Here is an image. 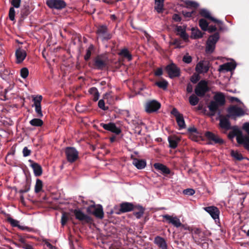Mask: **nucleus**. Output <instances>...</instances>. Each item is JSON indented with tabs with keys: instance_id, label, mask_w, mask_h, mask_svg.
Wrapping results in <instances>:
<instances>
[{
	"instance_id": "72a5a7b5",
	"label": "nucleus",
	"mask_w": 249,
	"mask_h": 249,
	"mask_svg": "<svg viewBox=\"0 0 249 249\" xmlns=\"http://www.w3.org/2000/svg\"><path fill=\"white\" fill-rule=\"evenodd\" d=\"M30 124L34 126H41L43 124V122L42 120L38 118H35L30 121Z\"/></svg>"
},
{
	"instance_id": "2f4dec72",
	"label": "nucleus",
	"mask_w": 249,
	"mask_h": 249,
	"mask_svg": "<svg viewBox=\"0 0 249 249\" xmlns=\"http://www.w3.org/2000/svg\"><path fill=\"white\" fill-rule=\"evenodd\" d=\"M31 166L34 170V172L36 176H39L41 175L42 168L38 164L36 163H33Z\"/></svg>"
},
{
	"instance_id": "9b49d317",
	"label": "nucleus",
	"mask_w": 249,
	"mask_h": 249,
	"mask_svg": "<svg viewBox=\"0 0 249 249\" xmlns=\"http://www.w3.org/2000/svg\"><path fill=\"white\" fill-rule=\"evenodd\" d=\"M166 70L169 75V76L171 78L179 76V69L173 63L167 66L166 67Z\"/></svg>"
},
{
	"instance_id": "3c124183",
	"label": "nucleus",
	"mask_w": 249,
	"mask_h": 249,
	"mask_svg": "<svg viewBox=\"0 0 249 249\" xmlns=\"http://www.w3.org/2000/svg\"><path fill=\"white\" fill-rule=\"evenodd\" d=\"M183 194L187 196H192L195 193V191L193 189H187L183 191Z\"/></svg>"
},
{
	"instance_id": "4c0bfd02",
	"label": "nucleus",
	"mask_w": 249,
	"mask_h": 249,
	"mask_svg": "<svg viewBox=\"0 0 249 249\" xmlns=\"http://www.w3.org/2000/svg\"><path fill=\"white\" fill-rule=\"evenodd\" d=\"M119 54L123 56L125 58H127L128 60H130L132 59L131 55L130 54L129 51L126 49H122L119 53Z\"/></svg>"
},
{
	"instance_id": "864d4df0",
	"label": "nucleus",
	"mask_w": 249,
	"mask_h": 249,
	"mask_svg": "<svg viewBox=\"0 0 249 249\" xmlns=\"http://www.w3.org/2000/svg\"><path fill=\"white\" fill-rule=\"evenodd\" d=\"M35 111L37 113V116L39 117H42L43 116V114L41 110V106L35 107Z\"/></svg>"
},
{
	"instance_id": "39448f33",
	"label": "nucleus",
	"mask_w": 249,
	"mask_h": 249,
	"mask_svg": "<svg viewBox=\"0 0 249 249\" xmlns=\"http://www.w3.org/2000/svg\"><path fill=\"white\" fill-rule=\"evenodd\" d=\"M160 107V104L155 100L148 101L145 105V110L148 113L156 112Z\"/></svg>"
},
{
	"instance_id": "37998d69",
	"label": "nucleus",
	"mask_w": 249,
	"mask_h": 249,
	"mask_svg": "<svg viewBox=\"0 0 249 249\" xmlns=\"http://www.w3.org/2000/svg\"><path fill=\"white\" fill-rule=\"evenodd\" d=\"M194 234L195 236V238H199V239H200L201 240H204L203 239V236H202L203 233L201 232V231L199 229H195L194 231Z\"/></svg>"
},
{
	"instance_id": "c03bdc74",
	"label": "nucleus",
	"mask_w": 249,
	"mask_h": 249,
	"mask_svg": "<svg viewBox=\"0 0 249 249\" xmlns=\"http://www.w3.org/2000/svg\"><path fill=\"white\" fill-rule=\"evenodd\" d=\"M231 156L237 160H241L243 159L242 155L237 151H231Z\"/></svg>"
},
{
	"instance_id": "4be33fe9",
	"label": "nucleus",
	"mask_w": 249,
	"mask_h": 249,
	"mask_svg": "<svg viewBox=\"0 0 249 249\" xmlns=\"http://www.w3.org/2000/svg\"><path fill=\"white\" fill-rule=\"evenodd\" d=\"M133 209V205L132 204L128 202L123 203L120 205V212L117 213L120 214L122 213L130 212Z\"/></svg>"
},
{
	"instance_id": "a211bd4d",
	"label": "nucleus",
	"mask_w": 249,
	"mask_h": 249,
	"mask_svg": "<svg viewBox=\"0 0 249 249\" xmlns=\"http://www.w3.org/2000/svg\"><path fill=\"white\" fill-rule=\"evenodd\" d=\"M75 218L80 221H86L88 222L90 220V217L85 214L83 212L79 209L73 210Z\"/></svg>"
},
{
	"instance_id": "bf43d9fd",
	"label": "nucleus",
	"mask_w": 249,
	"mask_h": 249,
	"mask_svg": "<svg viewBox=\"0 0 249 249\" xmlns=\"http://www.w3.org/2000/svg\"><path fill=\"white\" fill-rule=\"evenodd\" d=\"M243 129L247 132L249 135V123H245L243 125Z\"/></svg>"
},
{
	"instance_id": "0eeeda50",
	"label": "nucleus",
	"mask_w": 249,
	"mask_h": 249,
	"mask_svg": "<svg viewBox=\"0 0 249 249\" xmlns=\"http://www.w3.org/2000/svg\"><path fill=\"white\" fill-rule=\"evenodd\" d=\"M98 37L101 38L103 40H108L111 38V35L107 32V28L105 25L99 26L96 31Z\"/></svg>"
},
{
	"instance_id": "6e6552de",
	"label": "nucleus",
	"mask_w": 249,
	"mask_h": 249,
	"mask_svg": "<svg viewBox=\"0 0 249 249\" xmlns=\"http://www.w3.org/2000/svg\"><path fill=\"white\" fill-rule=\"evenodd\" d=\"M229 117L235 119L237 117H240L245 114L244 111L240 107L237 106H232L229 108Z\"/></svg>"
},
{
	"instance_id": "79ce46f5",
	"label": "nucleus",
	"mask_w": 249,
	"mask_h": 249,
	"mask_svg": "<svg viewBox=\"0 0 249 249\" xmlns=\"http://www.w3.org/2000/svg\"><path fill=\"white\" fill-rule=\"evenodd\" d=\"M69 219V214L66 213H63L61 216V223L62 226H64Z\"/></svg>"
},
{
	"instance_id": "7ed1b4c3",
	"label": "nucleus",
	"mask_w": 249,
	"mask_h": 249,
	"mask_svg": "<svg viewBox=\"0 0 249 249\" xmlns=\"http://www.w3.org/2000/svg\"><path fill=\"white\" fill-rule=\"evenodd\" d=\"M89 213L92 214L97 218L102 219L104 217L103 209L101 205H91L87 209Z\"/></svg>"
},
{
	"instance_id": "1a4fd4ad",
	"label": "nucleus",
	"mask_w": 249,
	"mask_h": 249,
	"mask_svg": "<svg viewBox=\"0 0 249 249\" xmlns=\"http://www.w3.org/2000/svg\"><path fill=\"white\" fill-rule=\"evenodd\" d=\"M46 4L50 8L56 9H63L66 6L63 0H47Z\"/></svg>"
},
{
	"instance_id": "69168bd1",
	"label": "nucleus",
	"mask_w": 249,
	"mask_h": 249,
	"mask_svg": "<svg viewBox=\"0 0 249 249\" xmlns=\"http://www.w3.org/2000/svg\"><path fill=\"white\" fill-rule=\"evenodd\" d=\"M189 130L191 132L190 134H196V135L198 134L196 128L195 127L190 128Z\"/></svg>"
},
{
	"instance_id": "774afa93",
	"label": "nucleus",
	"mask_w": 249,
	"mask_h": 249,
	"mask_svg": "<svg viewBox=\"0 0 249 249\" xmlns=\"http://www.w3.org/2000/svg\"><path fill=\"white\" fill-rule=\"evenodd\" d=\"M22 248L24 249H34L32 246L28 244H25Z\"/></svg>"
},
{
	"instance_id": "09e8293b",
	"label": "nucleus",
	"mask_w": 249,
	"mask_h": 249,
	"mask_svg": "<svg viewBox=\"0 0 249 249\" xmlns=\"http://www.w3.org/2000/svg\"><path fill=\"white\" fill-rule=\"evenodd\" d=\"M21 0H12L11 3L14 8H18L20 6Z\"/></svg>"
},
{
	"instance_id": "dca6fc26",
	"label": "nucleus",
	"mask_w": 249,
	"mask_h": 249,
	"mask_svg": "<svg viewBox=\"0 0 249 249\" xmlns=\"http://www.w3.org/2000/svg\"><path fill=\"white\" fill-rule=\"evenodd\" d=\"M200 14L201 15V16L206 18H208L212 20V21L214 22V23H216L218 26H219L220 27L221 25L222 24V21L217 19L211 16L210 12L206 9L201 10L200 11Z\"/></svg>"
},
{
	"instance_id": "f257e3e1",
	"label": "nucleus",
	"mask_w": 249,
	"mask_h": 249,
	"mask_svg": "<svg viewBox=\"0 0 249 249\" xmlns=\"http://www.w3.org/2000/svg\"><path fill=\"white\" fill-rule=\"evenodd\" d=\"M219 38V35L218 33L214 34L213 35L211 36L207 41L206 48V51L207 53H212L215 47V44Z\"/></svg>"
},
{
	"instance_id": "412c9836",
	"label": "nucleus",
	"mask_w": 249,
	"mask_h": 249,
	"mask_svg": "<svg viewBox=\"0 0 249 249\" xmlns=\"http://www.w3.org/2000/svg\"><path fill=\"white\" fill-rule=\"evenodd\" d=\"M106 61L105 59L102 58L101 56H98L95 58L94 66L98 69H103L106 67Z\"/></svg>"
},
{
	"instance_id": "f3484780",
	"label": "nucleus",
	"mask_w": 249,
	"mask_h": 249,
	"mask_svg": "<svg viewBox=\"0 0 249 249\" xmlns=\"http://www.w3.org/2000/svg\"><path fill=\"white\" fill-rule=\"evenodd\" d=\"M100 125L102 126L105 129L110 131L116 134H119L121 133V130L116 127L114 123L104 124L101 123Z\"/></svg>"
},
{
	"instance_id": "bb28decb",
	"label": "nucleus",
	"mask_w": 249,
	"mask_h": 249,
	"mask_svg": "<svg viewBox=\"0 0 249 249\" xmlns=\"http://www.w3.org/2000/svg\"><path fill=\"white\" fill-rule=\"evenodd\" d=\"M168 140L170 147L174 149L177 147L178 144L180 141V139L176 136H170Z\"/></svg>"
},
{
	"instance_id": "ea45409f",
	"label": "nucleus",
	"mask_w": 249,
	"mask_h": 249,
	"mask_svg": "<svg viewBox=\"0 0 249 249\" xmlns=\"http://www.w3.org/2000/svg\"><path fill=\"white\" fill-rule=\"evenodd\" d=\"M199 25L203 31H207L208 27V23L205 19H200L199 21Z\"/></svg>"
},
{
	"instance_id": "f8f14e48",
	"label": "nucleus",
	"mask_w": 249,
	"mask_h": 249,
	"mask_svg": "<svg viewBox=\"0 0 249 249\" xmlns=\"http://www.w3.org/2000/svg\"><path fill=\"white\" fill-rule=\"evenodd\" d=\"M204 210L207 212L215 221H216L217 220H219L220 211L216 207L212 206L204 207Z\"/></svg>"
},
{
	"instance_id": "338daca9",
	"label": "nucleus",
	"mask_w": 249,
	"mask_h": 249,
	"mask_svg": "<svg viewBox=\"0 0 249 249\" xmlns=\"http://www.w3.org/2000/svg\"><path fill=\"white\" fill-rule=\"evenodd\" d=\"M173 18L176 21H180L181 20V18L177 14H175L173 16Z\"/></svg>"
},
{
	"instance_id": "393cba45",
	"label": "nucleus",
	"mask_w": 249,
	"mask_h": 249,
	"mask_svg": "<svg viewBox=\"0 0 249 249\" xmlns=\"http://www.w3.org/2000/svg\"><path fill=\"white\" fill-rule=\"evenodd\" d=\"M154 167L156 170L160 171L163 174H169L170 173L169 169L161 163H155Z\"/></svg>"
},
{
	"instance_id": "f704fd0d",
	"label": "nucleus",
	"mask_w": 249,
	"mask_h": 249,
	"mask_svg": "<svg viewBox=\"0 0 249 249\" xmlns=\"http://www.w3.org/2000/svg\"><path fill=\"white\" fill-rule=\"evenodd\" d=\"M42 100L41 95L33 96V101H34L33 106L37 107L41 106V102Z\"/></svg>"
},
{
	"instance_id": "a878e982",
	"label": "nucleus",
	"mask_w": 249,
	"mask_h": 249,
	"mask_svg": "<svg viewBox=\"0 0 249 249\" xmlns=\"http://www.w3.org/2000/svg\"><path fill=\"white\" fill-rule=\"evenodd\" d=\"M177 34L179 35L184 41H187L188 39V36L186 34L185 29L181 26H177L176 28Z\"/></svg>"
},
{
	"instance_id": "ddd939ff",
	"label": "nucleus",
	"mask_w": 249,
	"mask_h": 249,
	"mask_svg": "<svg viewBox=\"0 0 249 249\" xmlns=\"http://www.w3.org/2000/svg\"><path fill=\"white\" fill-rule=\"evenodd\" d=\"M209 69V63L206 61H201L198 62L196 67L195 70L198 73H205L207 72Z\"/></svg>"
},
{
	"instance_id": "8fccbe9b",
	"label": "nucleus",
	"mask_w": 249,
	"mask_h": 249,
	"mask_svg": "<svg viewBox=\"0 0 249 249\" xmlns=\"http://www.w3.org/2000/svg\"><path fill=\"white\" fill-rule=\"evenodd\" d=\"M7 221L14 227H17L18 226L19 222L11 217L8 218Z\"/></svg>"
},
{
	"instance_id": "c9c22d12",
	"label": "nucleus",
	"mask_w": 249,
	"mask_h": 249,
	"mask_svg": "<svg viewBox=\"0 0 249 249\" xmlns=\"http://www.w3.org/2000/svg\"><path fill=\"white\" fill-rule=\"evenodd\" d=\"M43 187V183L42 181L39 179H37L36 180V183L35 187V191L36 193H38L40 192L42 189Z\"/></svg>"
},
{
	"instance_id": "aec40b11",
	"label": "nucleus",
	"mask_w": 249,
	"mask_h": 249,
	"mask_svg": "<svg viewBox=\"0 0 249 249\" xmlns=\"http://www.w3.org/2000/svg\"><path fill=\"white\" fill-rule=\"evenodd\" d=\"M205 136L208 139L213 142L214 143H222L223 142V141L217 135L211 132H206L205 134Z\"/></svg>"
},
{
	"instance_id": "680f3d73",
	"label": "nucleus",
	"mask_w": 249,
	"mask_h": 249,
	"mask_svg": "<svg viewBox=\"0 0 249 249\" xmlns=\"http://www.w3.org/2000/svg\"><path fill=\"white\" fill-rule=\"evenodd\" d=\"M186 90L188 93H191L193 91V86L192 84L189 83L187 85Z\"/></svg>"
},
{
	"instance_id": "423d86ee",
	"label": "nucleus",
	"mask_w": 249,
	"mask_h": 249,
	"mask_svg": "<svg viewBox=\"0 0 249 249\" xmlns=\"http://www.w3.org/2000/svg\"><path fill=\"white\" fill-rule=\"evenodd\" d=\"M65 154L67 159L70 162H73L78 158V152L73 147H67L65 149Z\"/></svg>"
},
{
	"instance_id": "7c9ffc66",
	"label": "nucleus",
	"mask_w": 249,
	"mask_h": 249,
	"mask_svg": "<svg viewBox=\"0 0 249 249\" xmlns=\"http://www.w3.org/2000/svg\"><path fill=\"white\" fill-rule=\"evenodd\" d=\"M215 102L219 105H223L225 103V97L222 93L216 94L214 97Z\"/></svg>"
},
{
	"instance_id": "de8ad7c7",
	"label": "nucleus",
	"mask_w": 249,
	"mask_h": 249,
	"mask_svg": "<svg viewBox=\"0 0 249 249\" xmlns=\"http://www.w3.org/2000/svg\"><path fill=\"white\" fill-rule=\"evenodd\" d=\"M15 10L14 7H11L9 12V17L11 20L13 21L15 19Z\"/></svg>"
},
{
	"instance_id": "6e6d98bb",
	"label": "nucleus",
	"mask_w": 249,
	"mask_h": 249,
	"mask_svg": "<svg viewBox=\"0 0 249 249\" xmlns=\"http://www.w3.org/2000/svg\"><path fill=\"white\" fill-rule=\"evenodd\" d=\"M183 61L186 63H190L192 61V57L189 55H185L183 57Z\"/></svg>"
},
{
	"instance_id": "473e14b6",
	"label": "nucleus",
	"mask_w": 249,
	"mask_h": 249,
	"mask_svg": "<svg viewBox=\"0 0 249 249\" xmlns=\"http://www.w3.org/2000/svg\"><path fill=\"white\" fill-rule=\"evenodd\" d=\"M203 36V34L198 29H195L193 28L192 29L191 38L194 39H197L201 38Z\"/></svg>"
},
{
	"instance_id": "49530a36",
	"label": "nucleus",
	"mask_w": 249,
	"mask_h": 249,
	"mask_svg": "<svg viewBox=\"0 0 249 249\" xmlns=\"http://www.w3.org/2000/svg\"><path fill=\"white\" fill-rule=\"evenodd\" d=\"M29 74L28 70L26 68H23L20 70V76L23 78H26L27 77Z\"/></svg>"
},
{
	"instance_id": "a18cd8bd",
	"label": "nucleus",
	"mask_w": 249,
	"mask_h": 249,
	"mask_svg": "<svg viewBox=\"0 0 249 249\" xmlns=\"http://www.w3.org/2000/svg\"><path fill=\"white\" fill-rule=\"evenodd\" d=\"M143 213L144 209L142 207H141L138 212H134L133 214L137 218L139 219L143 215Z\"/></svg>"
},
{
	"instance_id": "052dcab7",
	"label": "nucleus",
	"mask_w": 249,
	"mask_h": 249,
	"mask_svg": "<svg viewBox=\"0 0 249 249\" xmlns=\"http://www.w3.org/2000/svg\"><path fill=\"white\" fill-rule=\"evenodd\" d=\"M196 134H190V138L194 141H197L198 140V137L197 136H196Z\"/></svg>"
},
{
	"instance_id": "5fc2aeb1",
	"label": "nucleus",
	"mask_w": 249,
	"mask_h": 249,
	"mask_svg": "<svg viewBox=\"0 0 249 249\" xmlns=\"http://www.w3.org/2000/svg\"><path fill=\"white\" fill-rule=\"evenodd\" d=\"M98 107L100 108H101V109H103L104 110L107 109V108H106L105 107V102H104V100H103V99L100 100L99 101V102H98Z\"/></svg>"
},
{
	"instance_id": "6ab92c4d",
	"label": "nucleus",
	"mask_w": 249,
	"mask_h": 249,
	"mask_svg": "<svg viewBox=\"0 0 249 249\" xmlns=\"http://www.w3.org/2000/svg\"><path fill=\"white\" fill-rule=\"evenodd\" d=\"M27 55L26 51L21 49L18 48L16 52V61L18 63L22 62Z\"/></svg>"
},
{
	"instance_id": "13d9d810",
	"label": "nucleus",
	"mask_w": 249,
	"mask_h": 249,
	"mask_svg": "<svg viewBox=\"0 0 249 249\" xmlns=\"http://www.w3.org/2000/svg\"><path fill=\"white\" fill-rule=\"evenodd\" d=\"M181 40H178V39H175L173 42V44L175 45L176 46V48H181L183 46L181 45Z\"/></svg>"
},
{
	"instance_id": "a19ab883",
	"label": "nucleus",
	"mask_w": 249,
	"mask_h": 249,
	"mask_svg": "<svg viewBox=\"0 0 249 249\" xmlns=\"http://www.w3.org/2000/svg\"><path fill=\"white\" fill-rule=\"evenodd\" d=\"M156 85L159 88L165 89H166L167 87L168 82L166 81L163 80L157 82L156 83Z\"/></svg>"
},
{
	"instance_id": "c756f323",
	"label": "nucleus",
	"mask_w": 249,
	"mask_h": 249,
	"mask_svg": "<svg viewBox=\"0 0 249 249\" xmlns=\"http://www.w3.org/2000/svg\"><path fill=\"white\" fill-rule=\"evenodd\" d=\"M220 125L221 127L229 129L230 128V123L228 118L223 117L220 119Z\"/></svg>"
},
{
	"instance_id": "4d7b16f0",
	"label": "nucleus",
	"mask_w": 249,
	"mask_h": 249,
	"mask_svg": "<svg viewBox=\"0 0 249 249\" xmlns=\"http://www.w3.org/2000/svg\"><path fill=\"white\" fill-rule=\"evenodd\" d=\"M23 155L24 157H27L31 154V150L28 149L27 147H25L23 149Z\"/></svg>"
},
{
	"instance_id": "2eb2a0df",
	"label": "nucleus",
	"mask_w": 249,
	"mask_h": 249,
	"mask_svg": "<svg viewBox=\"0 0 249 249\" xmlns=\"http://www.w3.org/2000/svg\"><path fill=\"white\" fill-rule=\"evenodd\" d=\"M236 64L233 62H227L223 65H220L218 71L221 73L231 71L234 70L236 68Z\"/></svg>"
},
{
	"instance_id": "f03ea898",
	"label": "nucleus",
	"mask_w": 249,
	"mask_h": 249,
	"mask_svg": "<svg viewBox=\"0 0 249 249\" xmlns=\"http://www.w3.org/2000/svg\"><path fill=\"white\" fill-rule=\"evenodd\" d=\"M209 88L208 86V82L206 80H201L197 85L195 91L198 96H203L208 91Z\"/></svg>"
},
{
	"instance_id": "0e129e2a",
	"label": "nucleus",
	"mask_w": 249,
	"mask_h": 249,
	"mask_svg": "<svg viewBox=\"0 0 249 249\" xmlns=\"http://www.w3.org/2000/svg\"><path fill=\"white\" fill-rule=\"evenodd\" d=\"M207 30L210 33H212L215 31L216 30V28L215 27V26H210L209 27H208Z\"/></svg>"
},
{
	"instance_id": "b1692460",
	"label": "nucleus",
	"mask_w": 249,
	"mask_h": 249,
	"mask_svg": "<svg viewBox=\"0 0 249 249\" xmlns=\"http://www.w3.org/2000/svg\"><path fill=\"white\" fill-rule=\"evenodd\" d=\"M165 0H155L154 9L159 14L162 13L164 10V2Z\"/></svg>"
},
{
	"instance_id": "e433bc0d",
	"label": "nucleus",
	"mask_w": 249,
	"mask_h": 249,
	"mask_svg": "<svg viewBox=\"0 0 249 249\" xmlns=\"http://www.w3.org/2000/svg\"><path fill=\"white\" fill-rule=\"evenodd\" d=\"M94 50V46L92 44H90L87 50H86V53L84 56V59L85 60H88L91 54V52Z\"/></svg>"
},
{
	"instance_id": "4468645a",
	"label": "nucleus",
	"mask_w": 249,
	"mask_h": 249,
	"mask_svg": "<svg viewBox=\"0 0 249 249\" xmlns=\"http://www.w3.org/2000/svg\"><path fill=\"white\" fill-rule=\"evenodd\" d=\"M236 140L238 143L243 144L246 149L249 150V136L243 135L240 131L236 135Z\"/></svg>"
},
{
	"instance_id": "e2e57ef3",
	"label": "nucleus",
	"mask_w": 249,
	"mask_h": 249,
	"mask_svg": "<svg viewBox=\"0 0 249 249\" xmlns=\"http://www.w3.org/2000/svg\"><path fill=\"white\" fill-rule=\"evenodd\" d=\"M162 74V70L161 68L158 69L155 72V74L157 76H160Z\"/></svg>"
},
{
	"instance_id": "5701e85b",
	"label": "nucleus",
	"mask_w": 249,
	"mask_h": 249,
	"mask_svg": "<svg viewBox=\"0 0 249 249\" xmlns=\"http://www.w3.org/2000/svg\"><path fill=\"white\" fill-rule=\"evenodd\" d=\"M155 243L161 249H167V244L164 238L157 236L154 239Z\"/></svg>"
},
{
	"instance_id": "603ef678",
	"label": "nucleus",
	"mask_w": 249,
	"mask_h": 249,
	"mask_svg": "<svg viewBox=\"0 0 249 249\" xmlns=\"http://www.w3.org/2000/svg\"><path fill=\"white\" fill-rule=\"evenodd\" d=\"M186 4L187 7L196 8L198 6V4L193 1H188L186 2Z\"/></svg>"
},
{
	"instance_id": "c85d7f7f",
	"label": "nucleus",
	"mask_w": 249,
	"mask_h": 249,
	"mask_svg": "<svg viewBox=\"0 0 249 249\" xmlns=\"http://www.w3.org/2000/svg\"><path fill=\"white\" fill-rule=\"evenodd\" d=\"M219 107V105L214 102L212 101L210 102L209 105L208 106L209 109L210 111V114L211 116H214L217 111Z\"/></svg>"
},
{
	"instance_id": "20e7f679",
	"label": "nucleus",
	"mask_w": 249,
	"mask_h": 249,
	"mask_svg": "<svg viewBox=\"0 0 249 249\" xmlns=\"http://www.w3.org/2000/svg\"><path fill=\"white\" fill-rule=\"evenodd\" d=\"M163 221L168 224L173 225L176 228L184 227V225H182L179 220L176 216L170 215L168 214L163 215Z\"/></svg>"
},
{
	"instance_id": "9d476101",
	"label": "nucleus",
	"mask_w": 249,
	"mask_h": 249,
	"mask_svg": "<svg viewBox=\"0 0 249 249\" xmlns=\"http://www.w3.org/2000/svg\"><path fill=\"white\" fill-rule=\"evenodd\" d=\"M171 113L176 117L177 123L179 128L183 129L185 128L186 125L183 115L180 114L176 108H174L172 109Z\"/></svg>"
},
{
	"instance_id": "cd10ccee",
	"label": "nucleus",
	"mask_w": 249,
	"mask_h": 249,
	"mask_svg": "<svg viewBox=\"0 0 249 249\" xmlns=\"http://www.w3.org/2000/svg\"><path fill=\"white\" fill-rule=\"evenodd\" d=\"M133 164L136 166L138 169L144 168L146 166V162L143 160H139L134 159L132 162Z\"/></svg>"
},
{
	"instance_id": "58836bf2",
	"label": "nucleus",
	"mask_w": 249,
	"mask_h": 249,
	"mask_svg": "<svg viewBox=\"0 0 249 249\" xmlns=\"http://www.w3.org/2000/svg\"><path fill=\"white\" fill-rule=\"evenodd\" d=\"M189 103L192 106L196 105L198 102L199 99L195 95L193 94L189 97Z\"/></svg>"
}]
</instances>
